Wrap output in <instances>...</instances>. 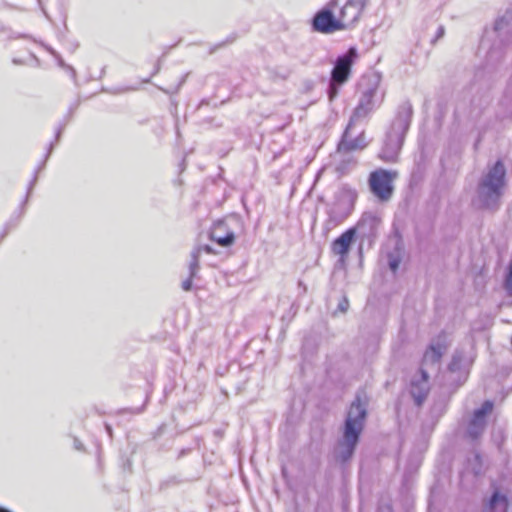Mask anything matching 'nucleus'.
Returning a JSON list of instances; mask_svg holds the SVG:
<instances>
[{
	"mask_svg": "<svg viewBox=\"0 0 512 512\" xmlns=\"http://www.w3.org/2000/svg\"><path fill=\"white\" fill-rule=\"evenodd\" d=\"M463 362H464V355L462 352H455L453 357H452V360L449 364V370L451 372H456V371H460L462 369V366H463Z\"/></svg>",
	"mask_w": 512,
	"mask_h": 512,
	"instance_id": "nucleus-19",
	"label": "nucleus"
},
{
	"mask_svg": "<svg viewBox=\"0 0 512 512\" xmlns=\"http://www.w3.org/2000/svg\"><path fill=\"white\" fill-rule=\"evenodd\" d=\"M445 35V28L444 26L440 25L437 29V32H436V35H435V38L432 39V43L434 44L436 41H438L439 39H441L443 36Z\"/></svg>",
	"mask_w": 512,
	"mask_h": 512,
	"instance_id": "nucleus-24",
	"label": "nucleus"
},
{
	"mask_svg": "<svg viewBox=\"0 0 512 512\" xmlns=\"http://www.w3.org/2000/svg\"><path fill=\"white\" fill-rule=\"evenodd\" d=\"M353 125H350V122L347 125V128L343 134L342 140L338 145L339 151H353L358 149H363L366 146L365 136L361 133L357 138L352 139L350 137V131Z\"/></svg>",
	"mask_w": 512,
	"mask_h": 512,
	"instance_id": "nucleus-13",
	"label": "nucleus"
},
{
	"mask_svg": "<svg viewBox=\"0 0 512 512\" xmlns=\"http://www.w3.org/2000/svg\"><path fill=\"white\" fill-rule=\"evenodd\" d=\"M507 27L508 21L505 18L497 19L494 24V32L497 34V36H501Z\"/></svg>",
	"mask_w": 512,
	"mask_h": 512,
	"instance_id": "nucleus-20",
	"label": "nucleus"
},
{
	"mask_svg": "<svg viewBox=\"0 0 512 512\" xmlns=\"http://www.w3.org/2000/svg\"><path fill=\"white\" fill-rule=\"evenodd\" d=\"M74 444H75L76 449H78V450L82 449V444L77 439L75 440Z\"/></svg>",
	"mask_w": 512,
	"mask_h": 512,
	"instance_id": "nucleus-26",
	"label": "nucleus"
},
{
	"mask_svg": "<svg viewBox=\"0 0 512 512\" xmlns=\"http://www.w3.org/2000/svg\"><path fill=\"white\" fill-rule=\"evenodd\" d=\"M401 259L398 255L389 254L388 255V265L392 272H396L400 266Z\"/></svg>",
	"mask_w": 512,
	"mask_h": 512,
	"instance_id": "nucleus-21",
	"label": "nucleus"
},
{
	"mask_svg": "<svg viewBox=\"0 0 512 512\" xmlns=\"http://www.w3.org/2000/svg\"><path fill=\"white\" fill-rule=\"evenodd\" d=\"M355 236V229L350 228L336 238L332 243V251L336 255L344 257L348 254L350 246Z\"/></svg>",
	"mask_w": 512,
	"mask_h": 512,
	"instance_id": "nucleus-14",
	"label": "nucleus"
},
{
	"mask_svg": "<svg viewBox=\"0 0 512 512\" xmlns=\"http://www.w3.org/2000/svg\"><path fill=\"white\" fill-rule=\"evenodd\" d=\"M378 512H384V508L383 507H380Z\"/></svg>",
	"mask_w": 512,
	"mask_h": 512,
	"instance_id": "nucleus-29",
	"label": "nucleus"
},
{
	"mask_svg": "<svg viewBox=\"0 0 512 512\" xmlns=\"http://www.w3.org/2000/svg\"><path fill=\"white\" fill-rule=\"evenodd\" d=\"M445 351V345L439 342L432 343L424 353L423 364L428 365L438 363Z\"/></svg>",
	"mask_w": 512,
	"mask_h": 512,
	"instance_id": "nucleus-17",
	"label": "nucleus"
},
{
	"mask_svg": "<svg viewBox=\"0 0 512 512\" xmlns=\"http://www.w3.org/2000/svg\"><path fill=\"white\" fill-rule=\"evenodd\" d=\"M0 512H11V511H9V510H8V509H6V508L0 507Z\"/></svg>",
	"mask_w": 512,
	"mask_h": 512,
	"instance_id": "nucleus-27",
	"label": "nucleus"
},
{
	"mask_svg": "<svg viewBox=\"0 0 512 512\" xmlns=\"http://www.w3.org/2000/svg\"><path fill=\"white\" fill-rule=\"evenodd\" d=\"M367 404L362 401L360 395H357L351 403L345 420L342 437L338 440L335 447V458L341 463L349 461L359 442L360 435L364 428L367 416Z\"/></svg>",
	"mask_w": 512,
	"mask_h": 512,
	"instance_id": "nucleus-1",
	"label": "nucleus"
},
{
	"mask_svg": "<svg viewBox=\"0 0 512 512\" xmlns=\"http://www.w3.org/2000/svg\"><path fill=\"white\" fill-rule=\"evenodd\" d=\"M357 198L355 190L343 186L335 193V201L329 209V217L335 222L346 219L354 208Z\"/></svg>",
	"mask_w": 512,
	"mask_h": 512,
	"instance_id": "nucleus-6",
	"label": "nucleus"
},
{
	"mask_svg": "<svg viewBox=\"0 0 512 512\" xmlns=\"http://www.w3.org/2000/svg\"><path fill=\"white\" fill-rule=\"evenodd\" d=\"M348 308H349V300L346 296H344L338 303L336 312L346 313Z\"/></svg>",
	"mask_w": 512,
	"mask_h": 512,
	"instance_id": "nucleus-22",
	"label": "nucleus"
},
{
	"mask_svg": "<svg viewBox=\"0 0 512 512\" xmlns=\"http://www.w3.org/2000/svg\"><path fill=\"white\" fill-rule=\"evenodd\" d=\"M412 114L413 108L410 102H404L399 106L397 115L390 130L386 133L383 147L379 152V158L384 162L394 163L397 161Z\"/></svg>",
	"mask_w": 512,
	"mask_h": 512,
	"instance_id": "nucleus-2",
	"label": "nucleus"
},
{
	"mask_svg": "<svg viewBox=\"0 0 512 512\" xmlns=\"http://www.w3.org/2000/svg\"><path fill=\"white\" fill-rule=\"evenodd\" d=\"M502 52H497L494 49L488 53V61H498L502 58Z\"/></svg>",
	"mask_w": 512,
	"mask_h": 512,
	"instance_id": "nucleus-23",
	"label": "nucleus"
},
{
	"mask_svg": "<svg viewBox=\"0 0 512 512\" xmlns=\"http://www.w3.org/2000/svg\"><path fill=\"white\" fill-rule=\"evenodd\" d=\"M385 510H386L387 512H390V507H389V506H386V507H385Z\"/></svg>",
	"mask_w": 512,
	"mask_h": 512,
	"instance_id": "nucleus-28",
	"label": "nucleus"
},
{
	"mask_svg": "<svg viewBox=\"0 0 512 512\" xmlns=\"http://www.w3.org/2000/svg\"><path fill=\"white\" fill-rule=\"evenodd\" d=\"M313 29L321 33H333L344 30L339 17H335L330 9H322L313 18Z\"/></svg>",
	"mask_w": 512,
	"mask_h": 512,
	"instance_id": "nucleus-9",
	"label": "nucleus"
},
{
	"mask_svg": "<svg viewBox=\"0 0 512 512\" xmlns=\"http://www.w3.org/2000/svg\"><path fill=\"white\" fill-rule=\"evenodd\" d=\"M506 185V168L501 160L496 161L492 166H488L487 172L481 177L477 193L481 202L490 207L503 194Z\"/></svg>",
	"mask_w": 512,
	"mask_h": 512,
	"instance_id": "nucleus-3",
	"label": "nucleus"
},
{
	"mask_svg": "<svg viewBox=\"0 0 512 512\" xmlns=\"http://www.w3.org/2000/svg\"><path fill=\"white\" fill-rule=\"evenodd\" d=\"M378 83L379 78L374 77L372 85L367 90L363 91L359 103L350 118V125H354L357 121L366 117L373 109V99L377 91Z\"/></svg>",
	"mask_w": 512,
	"mask_h": 512,
	"instance_id": "nucleus-8",
	"label": "nucleus"
},
{
	"mask_svg": "<svg viewBox=\"0 0 512 512\" xmlns=\"http://www.w3.org/2000/svg\"><path fill=\"white\" fill-rule=\"evenodd\" d=\"M398 177L395 170L377 169L370 173L368 183L371 192L380 201H388L391 199L394 191L393 182Z\"/></svg>",
	"mask_w": 512,
	"mask_h": 512,
	"instance_id": "nucleus-5",
	"label": "nucleus"
},
{
	"mask_svg": "<svg viewBox=\"0 0 512 512\" xmlns=\"http://www.w3.org/2000/svg\"><path fill=\"white\" fill-rule=\"evenodd\" d=\"M210 238L222 247H228L235 241L233 231L226 229V224L223 221H218L214 224Z\"/></svg>",
	"mask_w": 512,
	"mask_h": 512,
	"instance_id": "nucleus-12",
	"label": "nucleus"
},
{
	"mask_svg": "<svg viewBox=\"0 0 512 512\" xmlns=\"http://www.w3.org/2000/svg\"><path fill=\"white\" fill-rule=\"evenodd\" d=\"M368 3L369 0H346L338 14L342 27H352L360 19Z\"/></svg>",
	"mask_w": 512,
	"mask_h": 512,
	"instance_id": "nucleus-7",
	"label": "nucleus"
},
{
	"mask_svg": "<svg viewBox=\"0 0 512 512\" xmlns=\"http://www.w3.org/2000/svg\"><path fill=\"white\" fill-rule=\"evenodd\" d=\"M429 389V375L425 370L421 369L412 379L410 388V393L418 406L425 401Z\"/></svg>",
	"mask_w": 512,
	"mask_h": 512,
	"instance_id": "nucleus-11",
	"label": "nucleus"
},
{
	"mask_svg": "<svg viewBox=\"0 0 512 512\" xmlns=\"http://www.w3.org/2000/svg\"><path fill=\"white\" fill-rule=\"evenodd\" d=\"M201 255L200 249H193L191 252V261L189 264V277L182 282V288L185 291H189L192 287V279L197 275L199 271V258Z\"/></svg>",
	"mask_w": 512,
	"mask_h": 512,
	"instance_id": "nucleus-16",
	"label": "nucleus"
},
{
	"mask_svg": "<svg viewBox=\"0 0 512 512\" xmlns=\"http://www.w3.org/2000/svg\"><path fill=\"white\" fill-rule=\"evenodd\" d=\"M378 224L379 218L371 212H366L361 216L354 229L355 231L358 230L363 236H368L376 230Z\"/></svg>",
	"mask_w": 512,
	"mask_h": 512,
	"instance_id": "nucleus-15",
	"label": "nucleus"
},
{
	"mask_svg": "<svg viewBox=\"0 0 512 512\" xmlns=\"http://www.w3.org/2000/svg\"><path fill=\"white\" fill-rule=\"evenodd\" d=\"M358 58V52L355 47H350L346 53L340 55L331 72V79L328 89V97L333 101L339 93V88L348 81L351 75V68Z\"/></svg>",
	"mask_w": 512,
	"mask_h": 512,
	"instance_id": "nucleus-4",
	"label": "nucleus"
},
{
	"mask_svg": "<svg viewBox=\"0 0 512 512\" xmlns=\"http://www.w3.org/2000/svg\"><path fill=\"white\" fill-rule=\"evenodd\" d=\"M492 408V403L486 401L479 409L475 410L467 427V434L471 439H476L483 433L486 426V417L492 411Z\"/></svg>",
	"mask_w": 512,
	"mask_h": 512,
	"instance_id": "nucleus-10",
	"label": "nucleus"
},
{
	"mask_svg": "<svg viewBox=\"0 0 512 512\" xmlns=\"http://www.w3.org/2000/svg\"><path fill=\"white\" fill-rule=\"evenodd\" d=\"M508 500L505 495L495 492L483 512H507Z\"/></svg>",
	"mask_w": 512,
	"mask_h": 512,
	"instance_id": "nucleus-18",
	"label": "nucleus"
},
{
	"mask_svg": "<svg viewBox=\"0 0 512 512\" xmlns=\"http://www.w3.org/2000/svg\"><path fill=\"white\" fill-rule=\"evenodd\" d=\"M200 248H201V253H202L203 251H205L206 253H212V252H213L212 247H211V246H209V245L198 246V247H196L195 249H200Z\"/></svg>",
	"mask_w": 512,
	"mask_h": 512,
	"instance_id": "nucleus-25",
	"label": "nucleus"
}]
</instances>
